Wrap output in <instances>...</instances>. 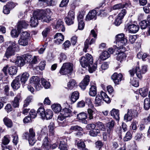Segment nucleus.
I'll return each instance as SVG.
<instances>
[{"instance_id": "1", "label": "nucleus", "mask_w": 150, "mask_h": 150, "mask_svg": "<svg viewBox=\"0 0 150 150\" xmlns=\"http://www.w3.org/2000/svg\"><path fill=\"white\" fill-rule=\"evenodd\" d=\"M48 11H49L50 10H41L34 11L33 13V16L30 19V26L32 27H35L37 26L38 24V20H41L42 22H49L51 20V17L47 14Z\"/></svg>"}, {"instance_id": "2", "label": "nucleus", "mask_w": 150, "mask_h": 150, "mask_svg": "<svg viewBox=\"0 0 150 150\" xmlns=\"http://www.w3.org/2000/svg\"><path fill=\"white\" fill-rule=\"evenodd\" d=\"M100 93L98 94L96 98L95 104L96 106H99L101 105L102 99L107 103L110 102V98L105 93L101 91Z\"/></svg>"}, {"instance_id": "3", "label": "nucleus", "mask_w": 150, "mask_h": 150, "mask_svg": "<svg viewBox=\"0 0 150 150\" xmlns=\"http://www.w3.org/2000/svg\"><path fill=\"white\" fill-rule=\"evenodd\" d=\"M116 45L115 46L117 48H123V47L127 43V40L123 33L119 34L116 37Z\"/></svg>"}, {"instance_id": "4", "label": "nucleus", "mask_w": 150, "mask_h": 150, "mask_svg": "<svg viewBox=\"0 0 150 150\" xmlns=\"http://www.w3.org/2000/svg\"><path fill=\"white\" fill-rule=\"evenodd\" d=\"M35 133L33 129L31 128L29 129V133L28 132L24 133L23 134V137L24 139L28 140L29 144L32 146L35 142Z\"/></svg>"}, {"instance_id": "5", "label": "nucleus", "mask_w": 150, "mask_h": 150, "mask_svg": "<svg viewBox=\"0 0 150 150\" xmlns=\"http://www.w3.org/2000/svg\"><path fill=\"white\" fill-rule=\"evenodd\" d=\"M74 65L70 63H65L63 64L59 73L62 75L67 74L71 72L73 70Z\"/></svg>"}, {"instance_id": "6", "label": "nucleus", "mask_w": 150, "mask_h": 150, "mask_svg": "<svg viewBox=\"0 0 150 150\" xmlns=\"http://www.w3.org/2000/svg\"><path fill=\"white\" fill-rule=\"evenodd\" d=\"M5 45L6 47L8 46L5 54L6 57L8 58L10 56L14 55L15 52L14 49L16 45L15 42H7L5 43Z\"/></svg>"}, {"instance_id": "7", "label": "nucleus", "mask_w": 150, "mask_h": 150, "mask_svg": "<svg viewBox=\"0 0 150 150\" xmlns=\"http://www.w3.org/2000/svg\"><path fill=\"white\" fill-rule=\"evenodd\" d=\"M40 81V79L36 76H32L29 80L30 83L33 86L37 91L39 90L41 88Z\"/></svg>"}, {"instance_id": "8", "label": "nucleus", "mask_w": 150, "mask_h": 150, "mask_svg": "<svg viewBox=\"0 0 150 150\" xmlns=\"http://www.w3.org/2000/svg\"><path fill=\"white\" fill-rule=\"evenodd\" d=\"M137 112L135 110H129L127 114L125 115L124 116V120L126 122L130 121L132 119L133 117L134 116H137Z\"/></svg>"}, {"instance_id": "9", "label": "nucleus", "mask_w": 150, "mask_h": 150, "mask_svg": "<svg viewBox=\"0 0 150 150\" xmlns=\"http://www.w3.org/2000/svg\"><path fill=\"white\" fill-rule=\"evenodd\" d=\"M114 50L112 48H110L108 51H105L103 52L100 55V58L101 60H105L108 58L110 55L113 53Z\"/></svg>"}, {"instance_id": "10", "label": "nucleus", "mask_w": 150, "mask_h": 150, "mask_svg": "<svg viewBox=\"0 0 150 150\" xmlns=\"http://www.w3.org/2000/svg\"><path fill=\"white\" fill-rule=\"evenodd\" d=\"M129 72L131 76H133L135 73L137 76L140 79L142 78V73L141 71V69L139 66L136 67L135 68H133L130 70Z\"/></svg>"}, {"instance_id": "11", "label": "nucleus", "mask_w": 150, "mask_h": 150, "mask_svg": "<svg viewBox=\"0 0 150 150\" xmlns=\"http://www.w3.org/2000/svg\"><path fill=\"white\" fill-rule=\"evenodd\" d=\"M98 9V8H96V9L92 10L90 11L87 15L86 17V20L90 21L91 20H95L96 18V14H98L97 10L96 9Z\"/></svg>"}, {"instance_id": "12", "label": "nucleus", "mask_w": 150, "mask_h": 150, "mask_svg": "<svg viewBox=\"0 0 150 150\" xmlns=\"http://www.w3.org/2000/svg\"><path fill=\"white\" fill-rule=\"evenodd\" d=\"M118 49L117 50L116 53L117 54V59L121 62L123 61L125 59L126 55L123 52H121V50L120 48H117Z\"/></svg>"}, {"instance_id": "13", "label": "nucleus", "mask_w": 150, "mask_h": 150, "mask_svg": "<svg viewBox=\"0 0 150 150\" xmlns=\"http://www.w3.org/2000/svg\"><path fill=\"white\" fill-rule=\"evenodd\" d=\"M122 77L121 74H118L117 73H115L111 77V79L116 84H118L119 82L121 81Z\"/></svg>"}, {"instance_id": "14", "label": "nucleus", "mask_w": 150, "mask_h": 150, "mask_svg": "<svg viewBox=\"0 0 150 150\" xmlns=\"http://www.w3.org/2000/svg\"><path fill=\"white\" fill-rule=\"evenodd\" d=\"M54 38L56 39L54 42L56 44L59 45L62 43L64 39V36L61 33H57L54 36Z\"/></svg>"}, {"instance_id": "15", "label": "nucleus", "mask_w": 150, "mask_h": 150, "mask_svg": "<svg viewBox=\"0 0 150 150\" xmlns=\"http://www.w3.org/2000/svg\"><path fill=\"white\" fill-rule=\"evenodd\" d=\"M89 76L86 75L83 80L79 84V86L83 90H84L86 86L88 85L89 82Z\"/></svg>"}, {"instance_id": "16", "label": "nucleus", "mask_w": 150, "mask_h": 150, "mask_svg": "<svg viewBox=\"0 0 150 150\" xmlns=\"http://www.w3.org/2000/svg\"><path fill=\"white\" fill-rule=\"evenodd\" d=\"M11 86L13 89H18L20 86L19 77L17 76L13 80L11 83Z\"/></svg>"}, {"instance_id": "17", "label": "nucleus", "mask_w": 150, "mask_h": 150, "mask_svg": "<svg viewBox=\"0 0 150 150\" xmlns=\"http://www.w3.org/2000/svg\"><path fill=\"white\" fill-rule=\"evenodd\" d=\"M91 87L90 88L89 93L92 96H95L97 93L96 87L95 82H91L90 83Z\"/></svg>"}, {"instance_id": "18", "label": "nucleus", "mask_w": 150, "mask_h": 150, "mask_svg": "<svg viewBox=\"0 0 150 150\" xmlns=\"http://www.w3.org/2000/svg\"><path fill=\"white\" fill-rule=\"evenodd\" d=\"M28 25V23L25 21H21L17 24V30L18 31H21L23 28H26Z\"/></svg>"}, {"instance_id": "19", "label": "nucleus", "mask_w": 150, "mask_h": 150, "mask_svg": "<svg viewBox=\"0 0 150 150\" xmlns=\"http://www.w3.org/2000/svg\"><path fill=\"white\" fill-rule=\"evenodd\" d=\"M128 29L129 32L135 33L138 31L139 27L138 25L134 24H129L128 26Z\"/></svg>"}, {"instance_id": "20", "label": "nucleus", "mask_w": 150, "mask_h": 150, "mask_svg": "<svg viewBox=\"0 0 150 150\" xmlns=\"http://www.w3.org/2000/svg\"><path fill=\"white\" fill-rule=\"evenodd\" d=\"M42 147L43 149H49L51 148V145L48 140V137L45 136L44 138Z\"/></svg>"}, {"instance_id": "21", "label": "nucleus", "mask_w": 150, "mask_h": 150, "mask_svg": "<svg viewBox=\"0 0 150 150\" xmlns=\"http://www.w3.org/2000/svg\"><path fill=\"white\" fill-rule=\"evenodd\" d=\"M87 117V114L84 112L81 113L77 115V118L85 124L87 123V121L86 120Z\"/></svg>"}, {"instance_id": "22", "label": "nucleus", "mask_w": 150, "mask_h": 150, "mask_svg": "<svg viewBox=\"0 0 150 150\" xmlns=\"http://www.w3.org/2000/svg\"><path fill=\"white\" fill-rule=\"evenodd\" d=\"M16 65L19 67L23 66L25 64V61L23 58L21 56H17L15 61Z\"/></svg>"}, {"instance_id": "23", "label": "nucleus", "mask_w": 150, "mask_h": 150, "mask_svg": "<svg viewBox=\"0 0 150 150\" xmlns=\"http://www.w3.org/2000/svg\"><path fill=\"white\" fill-rule=\"evenodd\" d=\"M64 23L61 19L59 20L57 22L56 28L62 32H64L65 28L64 25Z\"/></svg>"}, {"instance_id": "24", "label": "nucleus", "mask_w": 150, "mask_h": 150, "mask_svg": "<svg viewBox=\"0 0 150 150\" xmlns=\"http://www.w3.org/2000/svg\"><path fill=\"white\" fill-rule=\"evenodd\" d=\"M115 124L114 121L111 120L107 124V126L108 128L107 129V132L109 133L110 134L112 132Z\"/></svg>"}, {"instance_id": "25", "label": "nucleus", "mask_w": 150, "mask_h": 150, "mask_svg": "<svg viewBox=\"0 0 150 150\" xmlns=\"http://www.w3.org/2000/svg\"><path fill=\"white\" fill-rule=\"evenodd\" d=\"M67 140L66 139H61L59 147L60 150H67L66 144Z\"/></svg>"}, {"instance_id": "26", "label": "nucleus", "mask_w": 150, "mask_h": 150, "mask_svg": "<svg viewBox=\"0 0 150 150\" xmlns=\"http://www.w3.org/2000/svg\"><path fill=\"white\" fill-rule=\"evenodd\" d=\"M81 66L83 68L88 67L90 64L89 62L88 61L86 58L84 57H82L80 60Z\"/></svg>"}, {"instance_id": "27", "label": "nucleus", "mask_w": 150, "mask_h": 150, "mask_svg": "<svg viewBox=\"0 0 150 150\" xmlns=\"http://www.w3.org/2000/svg\"><path fill=\"white\" fill-rule=\"evenodd\" d=\"M21 98L20 94L18 93L16 96L15 97L13 101L12 105L15 108H18L19 106V100Z\"/></svg>"}, {"instance_id": "28", "label": "nucleus", "mask_w": 150, "mask_h": 150, "mask_svg": "<svg viewBox=\"0 0 150 150\" xmlns=\"http://www.w3.org/2000/svg\"><path fill=\"white\" fill-rule=\"evenodd\" d=\"M110 114L112 116H113L116 120H119L120 119L119 112L118 110L113 109L110 111Z\"/></svg>"}, {"instance_id": "29", "label": "nucleus", "mask_w": 150, "mask_h": 150, "mask_svg": "<svg viewBox=\"0 0 150 150\" xmlns=\"http://www.w3.org/2000/svg\"><path fill=\"white\" fill-rule=\"evenodd\" d=\"M60 113L61 115H64L66 117L71 115V111L70 109L67 108H66L63 109Z\"/></svg>"}, {"instance_id": "30", "label": "nucleus", "mask_w": 150, "mask_h": 150, "mask_svg": "<svg viewBox=\"0 0 150 150\" xmlns=\"http://www.w3.org/2000/svg\"><path fill=\"white\" fill-rule=\"evenodd\" d=\"M5 125L8 128H11L13 126V123L11 120L7 117H5L3 119Z\"/></svg>"}, {"instance_id": "31", "label": "nucleus", "mask_w": 150, "mask_h": 150, "mask_svg": "<svg viewBox=\"0 0 150 150\" xmlns=\"http://www.w3.org/2000/svg\"><path fill=\"white\" fill-rule=\"evenodd\" d=\"M29 76V74L27 72L23 73L21 76V81L22 83H25Z\"/></svg>"}, {"instance_id": "32", "label": "nucleus", "mask_w": 150, "mask_h": 150, "mask_svg": "<svg viewBox=\"0 0 150 150\" xmlns=\"http://www.w3.org/2000/svg\"><path fill=\"white\" fill-rule=\"evenodd\" d=\"M51 107L53 110L56 113L61 112L62 108L60 105L59 104H53Z\"/></svg>"}, {"instance_id": "33", "label": "nucleus", "mask_w": 150, "mask_h": 150, "mask_svg": "<svg viewBox=\"0 0 150 150\" xmlns=\"http://www.w3.org/2000/svg\"><path fill=\"white\" fill-rule=\"evenodd\" d=\"M44 115V118L43 119L45 118L47 120L50 119L52 118L53 116L52 112L50 110H47L45 111Z\"/></svg>"}, {"instance_id": "34", "label": "nucleus", "mask_w": 150, "mask_h": 150, "mask_svg": "<svg viewBox=\"0 0 150 150\" xmlns=\"http://www.w3.org/2000/svg\"><path fill=\"white\" fill-rule=\"evenodd\" d=\"M79 93L77 91L73 92L71 95V101L74 103L79 98Z\"/></svg>"}, {"instance_id": "35", "label": "nucleus", "mask_w": 150, "mask_h": 150, "mask_svg": "<svg viewBox=\"0 0 150 150\" xmlns=\"http://www.w3.org/2000/svg\"><path fill=\"white\" fill-rule=\"evenodd\" d=\"M144 108L146 110H148L150 107V99L149 98H146L144 101Z\"/></svg>"}, {"instance_id": "36", "label": "nucleus", "mask_w": 150, "mask_h": 150, "mask_svg": "<svg viewBox=\"0 0 150 150\" xmlns=\"http://www.w3.org/2000/svg\"><path fill=\"white\" fill-rule=\"evenodd\" d=\"M139 93L142 97H145L148 94V88H142L139 90Z\"/></svg>"}, {"instance_id": "37", "label": "nucleus", "mask_w": 150, "mask_h": 150, "mask_svg": "<svg viewBox=\"0 0 150 150\" xmlns=\"http://www.w3.org/2000/svg\"><path fill=\"white\" fill-rule=\"evenodd\" d=\"M45 109L43 107H40L39 108L38 110L37 113L40 115L42 119H43L44 118V115L45 113Z\"/></svg>"}, {"instance_id": "38", "label": "nucleus", "mask_w": 150, "mask_h": 150, "mask_svg": "<svg viewBox=\"0 0 150 150\" xmlns=\"http://www.w3.org/2000/svg\"><path fill=\"white\" fill-rule=\"evenodd\" d=\"M92 108H88L87 110L88 113V118L90 120H92L94 117V114L95 112L92 109Z\"/></svg>"}, {"instance_id": "39", "label": "nucleus", "mask_w": 150, "mask_h": 150, "mask_svg": "<svg viewBox=\"0 0 150 150\" xmlns=\"http://www.w3.org/2000/svg\"><path fill=\"white\" fill-rule=\"evenodd\" d=\"M76 83L74 79L70 80L68 83V87L69 89H72L75 86Z\"/></svg>"}, {"instance_id": "40", "label": "nucleus", "mask_w": 150, "mask_h": 150, "mask_svg": "<svg viewBox=\"0 0 150 150\" xmlns=\"http://www.w3.org/2000/svg\"><path fill=\"white\" fill-rule=\"evenodd\" d=\"M75 144L78 147L79 149H82L85 147V145L84 142L81 140H76Z\"/></svg>"}, {"instance_id": "41", "label": "nucleus", "mask_w": 150, "mask_h": 150, "mask_svg": "<svg viewBox=\"0 0 150 150\" xmlns=\"http://www.w3.org/2000/svg\"><path fill=\"white\" fill-rule=\"evenodd\" d=\"M100 133L99 130L98 129H94L90 130L89 132L90 135L92 137H96Z\"/></svg>"}, {"instance_id": "42", "label": "nucleus", "mask_w": 150, "mask_h": 150, "mask_svg": "<svg viewBox=\"0 0 150 150\" xmlns=\"http://www.w3.org/2000/svg\"><path fill=\"white\" fill-rule=\"evenodd\" d=\"M8 72L9 74L12 75L16 74L17 71L16 68L15 67H11L8 69Z\"/></svg>"}, {"instance_id": "43", "label": "nucleus", "mask_w": 150, "mask_h": 150, "mask_svg": "<svg viewBox=\"0 0 150 150\" xmlns=\"http://www.w3.org/2000/svg\"><path fill=\"white\" fill-rule=\"evenodd\" d=\"M127 4V3L125 4L122 3L117 4L113 6L112 8L113 10L119 9L124 8Z\"/></svg>"}, {"instance_id": "44", "label": "nucleus", "mask_w": 150, "mask_h": 150, "mask_svg": "<svg viewBox=\"0 0 150 150\" xmlns=\"http://www.w3.org/2000/svg\"><path fill=\"white\" fill-rule=\"evenodd\" d=\"M42 84L43 86L46 88H49L50 86V84L49 82L44 79H41Z\"/></svg>"}, {"instance_id": "45", "label": "nucleus", "mask_w": 150, "mask_h": 150, "mask_svg": "<svg viewBox=\"0 0 150 150\" xmlns=\"http://www.w3.org/2000/svg\"><path fill=\"white\" fill-rule=\"evenodd\" d=\"M18 42L20 45L25 46L28 44V40L22 38H20L18 41Z\"/></svg>"}, {"instance_id": "46", "label": "nucleus", "mask_w": 150, "mask_h": 150, "mask_svg": "<svg viewBox=\"0 0 150 150\" xmlns=\"http://www.w3.org/2000/svg\"><path fill=\"white\" fill-rule=\"evenodd\" d=\"M32 99V96H28L24 101L23 107H27L29 105L30 103L31 102Z\"/></svg>"}, {"instance_id": "47", "label": "nucleus", "mask_w": 150, "mask_h": 150, "mask_svg": "<svg viewBox=\"0 0 150 150\" xmlns=\"http://www.w3.org/2000/svg\"><path fill=\"white\" fill-rule=\"evenodd\" d=\"M23 57L25 61L28 62H30L33 59L32 56L31 54H28L23 55Z\"/></svg>"}, {"instance_id": "48", "label": "nucleus", "mask_w": 150, "mask_h": 150, "mask_svg": "<svg viewBox=\"0 0 150 150\" xmlns=\"http://www.w3.org/2000/svg\"><path fill=\"white\" fill-rule=\"evenodd\" d=\"M88 67L89 72L90 73H92L96 71L97 68V65L94 64V65H93V64H90Z\"/></svg>"}, {"instance_id": "49", "label": "nucleus", "mask_w": 150, "mask_h": 150, "mask_svg": "<svg viewBox=\"0 0 150 150\" xmlns=\"http://www.w3.org/2000/svg\"><path fill=\"white\" fill-rule=\"evenodd\" d=\"M30 36V34L26 31L23 32L20 34V38L28 40Z\"/></svg>"}, {"instance_id": "50", "label": "nucleus", "mask_w": 150, "mask_h": 150, "mask_svg": "<svg viewBox=\"0 0 150 150\" xmlns=\"http://www.w3.org/2000/svg\"><path fill=\"white\" fill-rule=\"evenodd\" d=\"M97 11L98 15L101 17L105 16L108 14L107 12L104 10H100L99 11Z\"/></svg>"}, {"instance_id": "51", "label": "nucleus", "mask_w": 150, "mask_h": 150, "mask_svg": "<svg viewBox=\"0 0 150 150\" xmlns=\"http://www.w3.org/2000/svg\"><path fill=\"white\" fill-rule=\"evenodd\" d=\"M131 83L132 85L135 87H137L139 86V83L138 81L136 80V79L132 78L131 79Z\"/></svg>"}, {"instance_id": "52", "label": "nucleus", "mask_w": 150, "mask_h": 150, "mask_svg": "<svg viewBox=\"0 0 150 150\" xmlns=\"http://www.w3.org/2000/svg\"><path fill=\"white\" fill-rule=\"evenodd\" d=\"M74 19L67 17L65 18V21L66 24L68 25H70L74 23Z\"/></svg>"}, {"instance_id": "53", "label": "nucleus", "mask_w": 150, "mask_h": 150, "mask_svg": "<svg viewBox=\"0 0 150 150\" xmlns=\"http://www.w3.org/2000/svg\"><path fill=\"white\" fill-rule=\"evenodd\" d=\"M132 138V135L131 133L128 131L126 133L125 136L124 138V140L125 141H127L130 140Z\"/></svg>"}, {"instance_id": "54", "label": "nucleus", "mask_w": 150, "mask_h": 150, "mask_svg": "<svg viewBox=\"0 0 150 150\" xmlns=\"http://www.w3.org/2000/svg\"><path fill=\"white\" fill-rule=\"evenodd\" d=\"M20 32V31H18V30L17 32L16 29H13L11 32V35L13 37L16 38L18 36Z\"/></svg>"}, {"instance_id": "55", "label": "nucleus", "mask_w": 150, "mask_h": 150, "mask_svg": "<svg viewBox=\"0 0 150 150\" xmlns=\"http://www.w3.org/2000/svg\"><path fill=\"white\" fill-rule=\"evenodd\" d=\"M78 21V28L79 30H82L84 28L85 24L83 20H80Z\"/></svg>"}, {"instance_id": "56", "label": "nucleus", "mask_w": 150, "mask_h": 150, "mask_svg": "<svg viewBox=\"0 0 150 150\" xmlns=\"http://www.w3.org/2000/svg\"><path fill=\"white\" fill-rule=\"evenodd\" d=\"M86 59L89 62V63L91 64H93V59L92 56L88 53L86 54Z\"/></svg>"}, {"instance_id": "57", "label": "nucleus", "mask_w": 150, "mask_h": 150, "mask_svg": "<svg viewBox=\"0 0 150 150\" xmlns=\"http://www.w3.org/2000/svg\"><path fill=\"white\" fill-rule=\"evenodd\" d=\"M123 18L117 16L114 22L115 25L118 26L120 25L122 23V20Z\"/></svg>"}, {"instance_id": "58", "label": "nucleus", "mask_w": 150, "mask_h": 150, "mask_svg": "<svg viewBox=\"0 0 150 150\" xmlns=\"http://www.w3.org/2000/svg\"><path fill=\"white\" fill-rule=\"evenodd\" d=\"M86 102L87 104L88 105L89 108H94L93 105L92 103L91 100L89 98H86Z\"/></svg>"}, {"instance_id": "59", "label": "nucleus", "mask_w": 150, "mask_h": 150, "mask_svg": "<svg viewBox=\"0 0 150 150\" xmlns=\"http://www.w3.org/2000/svg\"><path fill=\"white\" fill-rule=\"evenodd\" d=\"M69 2V0H62L59 5L60 7H66Z\"/></svg>"}, {"instance_id": "60", "label": "nucleus", "mask_w": 150, "mask_h": 150, "mask_svg": "<svg viewBox=\"0 0 150 150\" xmlns=\"http://www.w3.org/2000/svg\"><path fill=\"white\" fill-rule=\"evenodd\" d=\"M53 123H51L48 126L50 132V134H51V135H53L54 134V132L53 130Z\"/></svg>"}, {"instance_id": "61", "label": "nucleus", "mask_w": 150, "mask_h": 150, "mask_svg": "<svg viewBox=\"0 0 150 150\" xmlns=\"http://www.w3.org/2000/svg\"><path fill=\"white\" fill-rule=\"evenodd\" d=\"M50 31V28H45L42 33V34L43 37H46Z\"/></svg>"}, {"instance_id": "62", "label": "nucleus", "mask_w": 150, "mask_h": 150, "mask_svg": "<svg viewBox=\"0 0 150 150\" xmlns=\"http://www.w3.org/2000/svg\"><path fill=\"white\" fill-rule=\"evenodd\" d=\"M148 24L146 21L144 20L140 23V25L142 29H144L146 27Z\"/></svg>"}, {"instance_id": "63", "label": "nucleus", "mask_w": 150, "mask_h": 150, "mask_svg": "<svg viewBox=\"0 0 150 150\" xmlns=\"http://www.w3.org/2000/svg\"><path fill=\"white\" fill-rule=\"evenodd\" d=\"M138 125L137 122L136 120H134L132 122L131 125V127L132 129L135 130L137 128V125Z\"/></svg>"}, {"instance_id": "64", "label": "nucleus", "mask_w": 150, "mask_h": 150, "mask_svg": "<svg viewBox=\"0 0 150 150\" xmlns=\"http://www.w3.org/2000/svg\"><path fill=\"white\" fill-rule=\"evenodd\" d=\"M17 4L14 3L12 2H8L6 6L10 9L14 8L16 5Z\"/></svg>"}]
</instances>
